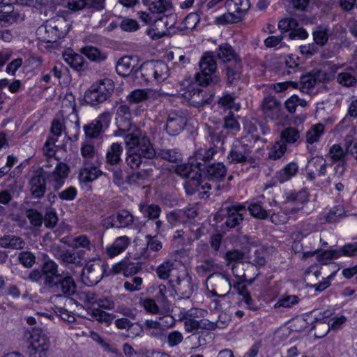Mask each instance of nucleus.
Wrapping results in <instances>:
<instances>
[{
	"mask_svg": "<svg viewBox=\"0 0 357 357\" xmlns=\"http://www.w3.org/2000/svg\"><path fill=\"white\" fill-rule=\"evenodd\" d=\"M216 57L227 66L242 62L238 54L228 43L220 45L216 54L212 52L204 53L199 62L200 70L195 75L196 82L199 86L216 85L220 82V77L217 71Z\"/></svg>",
	"mask_w": 357,
	"mask_h": 357,
	"instance_id": "obj_1",
	"label": "nucleus"
},
{
	"mask_svg": "<svg viewBox=\"0 0 357 357\" xmlns=\"http://www.w3.org/2000/svg\"><path fill=\"white\" fill-rule=\"evenodd\" d=\"M282 213L280 212L273 213L271 220L275 225H280L287 222L289 215H294L303 208V204L309 200V195L305 189L298 191L291 190L283 196Z\"/></svg>",
	"mask_w": 357,
	"mask_h": 357,
	"instance_id": "obj_2",
	"label": "nucleus"
},
{
	"mask_svg": "<svg viewBox=\"0 0 357 357\" xmlns=\"http://www.w3.org/2000/svg\"><path fill=\"white\" fill-rule=\"evenodd\" d=\"M69 24L61 17L47 20L36 30L38 38L47 43H56L64 38L69 31Z\"/></svg>",
	"mask_w": 357,
	"mask_h": 357,
	"instance_id": "obj_3",
	"label": "nucleus"
},
{
	"mask_svg": "<svg viewBox=\"0 0 357 357\" xmlns=\"http://www.w3.org/2000/svg\"><path fill=\"white\" fill-rule=\"evenodd\" d=\"M201 171L202 167H199V163L196 162L193 158H191L188 162L176 166V173L187 179L184 184L187 194L193 195L198 190L199 186L202 184Z\"/></svg>",
	"mask_w": 357,
	"mask_h": 357,
	"instance_id": "obj_4",
	"label": "nucleus"
},
{
	"mask_svg": "<svg viewBox=\"0 0 357 357\" xmlns=\"http://www.w3.org/2000/svg\"><path fill=\"white\" fill-rule=\"evenodd\" d=\"M43 285L52 292L59 295L69 296L73 295L76 289V284L71 276H63L58 273L44 274Z\"/></svg>",
	"mask_w": 357,
	"mask_h": 357,
	"instance_id": "obj_5",
	"label": "nucleus"
},
{
	"mask_svg": "<svg viewBox=\"0 0 357 357\" xmlns=\"http://www.w3.org/2000/svg\"><path fill=\"white\" fill-rule=\"evenodd\" d=\"M125 144L148 160L155 158L157 151L149 137L137 130L123 135Z\"/></svg>",
	"mask_w": 357,
	"mask_h": 357,
	"instance_id": "obj_6",
	"label": "nucleus"
},
{
	"mask_svg": "<svg viewBox=\"0 0 357 357\" xmlns=\"http://www.w3.org/2000/svg\"><path fill=\"white\" fill-rule=\"evenodd\" d=\"M114 89V84L105 78L93 83L85 92L84 100L89 105L96 106L106 101Z\"/></svg>",
	"mask_w": 357,
	"mask_h": 357,
	"instance_id": "obj_7",
	"label": "nucleus"
},
{
	"mask_svg": "<svg viewBox=\"0 0 357 357\" xmlns=\"http://www.w3.org/2000/svg\"><path fill=\"white\" fill-rule=\"evenodd\" d=\"M225 5L229 12L216 18L220 25L239 22L250 8L249 0H226Z\"/></svg>",
	"mask_w": 357,
	"mask_h": 357,
	"instance_id": "obj_8",
	"label": "nucleus"
},
{
	"mask_svg": "<svg viewBox=\"0 0 357 357\" xmlns=\"http://www.w3.org/2000/svg\"><path fill=\"white\" fill-rule=\"evenodd\" d=\"M247 138L248 137H243L234 142L227 155V159L230 163L252 164L255 162L253 157L250 155L254 145L252 143L248 142Z\"/></svg>",
	"mask_w": 357,
	"mask_h": 357,
	"instance_id": "obj_9",
	"label": "nucleus"
},
{
	"mask_svg": "<svg viewBox=\"0 0 357 357\" xmlns=\"http://www.w3.org/2000/svg\"><path fill=\"white\" fill-rule=\"evenodd\" d=\"M105 267L106 265L99 259L88 262L82 271V282L89 287L96 285L104 276L109 275Z\"/></svg>",
	"mask_w": 357,
	"mask_h": 357,
	"instance_id": "obj_10",
	"label": "nucleus"
},
{
	"mask_svg": "<svg viewBox=\"0 0 357 357\" xmlns=\"http://www.w3.org/2000/svg\"><path fill=\"white\" fill-rule=\"evenodd\" d=\"M201 173L202 176L214 183V186L210 183H205L202 185V188L211 190L213 187L218 188V185H217V182L225 178L227 173V168L222 162L210 163L202 167Z\"/></svg>",
	"mask_w": 357,
	"mask_h": 357,
	"instance_id": "obj_11",
	"label": "nucleus"
},
{
	"mask_svg": "<svg viewBox=\"0 0 357 357\" xmlns=\"http://www.w3.org/2000/svg\"><path fill=\"white\" fill-rule=\"evenodd\" d=\"M188 121L187 112L183 109H170L166 123V131L172 136L179 134Z\"/></svg>",
	"mask_w": 357,
	"mask_h": 357,
	"instance_id": "obj_12",
	"label": "nucleus"
},
{
	"mask_svg": "<svg viewBox=\"0 0 357 357\" xmlns=\"http://www.w3.org/2000/svg\"><path fill=\"white\" fill-rule=\"evenodd\" d=\"M206 282L213 287L211 293L214 296L224 297L231 288L229 275L226 273H213L207 277Z\"/></svg>",
	"mask_w": 357,
	"mask_h": 357,
	"instance_id": "obj_13",
	"label": "nucleus"
},
{
	"mask_svg": "<svg viewBox=\"0 0 357 357\" xmlns=\"http://www.w3.org/2000/svg\"><path fill=\"white\" fill-rule=\"evenodd\" d=\"M111 114L105 112L100 114L97 119L84 126L83 129L86 138L94 139L100 136L109 127Z\"/></svg>",
	"mask_w": 357,
	"mask_h": 357,
	"instance_id": "obj_14",
	"label": "nucleus"
},
{
	"mask_svg": "<svg viewBox=\"0 0 357 357\" xmlns=\"http://www.w3.org/2000/svg\"><path fill=\"white\" fill-rule=\"evenodd\" d=\"M132 114L130 107L127 105H120L116 112V124L118 127L117 130L114 131V135L116 137H123L127 133H130L131 129Z\"/></svg>",
	"mask_w": 357,
	"mask_h": 357,
	"instance_id": "obj_15",
	"label": "nucleus"
},
{
	"mask_svg": "<svg viewBox=\"0 0 357 357\" xmlns=\"http://www.w3.org/2000/svg\"><path fill=\"white\" fill-rule=\"evenodd\" d=\"M214 95L215 93L212 90L192 87L185 92L184 97L188 100L192 106L199 108L209 104Z\"/></svg>",
	"mask_w": 357,
	"mask_h": 357,
	"instance_id": "obj_16",
	"label": "nucleus"
},
{
	"mask_svg": "<svg viewBox=\"0 0 357 357\" xmlns=\"http://www.w3.org/2000/svg\"><path fill=\"white\" fill-rule=\"evenodd\" d=\"M225 218L224 224L228 228L232 229L240 225L246 213L245 207L243 205H232L226 207L219 212Z\"/></svg>",
	"mask_w": 357,
	"mask_h": 357,
	"instance_id": "obj_17",
	"label": "nucleus"
},
{
	"mask_svg": "<svg viewBox=\"0 0 357 357\" xmlns=\"http://www.w3.org/2000/svg\"><path fill=\"white\" fill-rule=\"evenodd\" d=\"M46 172L38 169L31 176L28 185L30 193L33 198H42L46 192Z\"/></svg>",
	"mask_w": 357,
	"mask_h": 357,
	"instance_id": "obj_18",
	"label": "nucleus"
},
{
	"mask_svg": "<svg viewBox=\"0 0 357 357\" xmlns=\"http://www.w3.org/2000/svg\"><path fill=\"white\" fill-rule=\"evenodd\" d=\"M65 134L70 141H77L79 133L80 124L75 105L72 107V112L63 118Z\"/></svg>",
	"mask_w": 357,
	"mask_h": 357,
	"instance_id": "obj_19",
	"label": "nucleus"
},
{
	"mask_svg": "<svg viewBox=\"0 0 357 357\" xmlns=\"http://www.w3.org/2000/svg\"><path fill=\"white\" fill-rule=\"evenodd\" d=\"M169 282L183 298H189L194 291L192 277L186 272Z\"/></svg>",
	"mask_w": 357,
	"mask_h": 357,
	"instance_id": "obj_20",
	"label": "nucleus"
},
{
	"mask_svg": "<svg viewBox=\"0 0 357 357\" xmlns=\"http://www.w3.org/2000/svg\"><path fill=\"white\" fill-rule=\"evenodd\" d=\"M84 254L85 251L83 250H76L75 249H66L57 252L55 254V257L63 265L66 266H68L70 265L82 266Z\"/></svg>",
	"mask_w": 357,
	"mask_h": 357,
	"instance_id": "obj_21",
	"label": "nucleus"
},
{
	"mask_svg": "<svg viewBox=\"0 0 357 357\" xmlns=\"http://www.w3.org/2000/svg\"><path fill=\"white\" fill-rule=\"evenodd\" d=\"M42 333L40 328H33L31 337L36 343L31 345V350L33 351L31 353L32 357H47L49 344L45 338L40 337Z\"/></svg>",
	"mask_w": 357,
	"mask_h": 357,
	"instance_id": "obj_22",
	"label": "nucleus"
},
{
	"mask_svg": "<svg viewBox=\"0 0 357 357\" xmlns=\"http://www.w3.org/2000/svg\"><path fill=\"white\" fill-rule=\"evenodd\" d=\"M264 114L272 120L278 119L281 116L280 102L273 96H266L264 98L261 105Z\"/></svg>",
	"mask_w": 357,
	"mask_h": 357,
	"instance_id": "obj_23",
	"label": "nucleus"
},
{
	"mask_svg": "<svg viewBox=\"0 0 357 357\" xmlns=\"http://www.w3.org/2000/svg\"><path fill=\"white\" fill-rule=\"evenodd\" d=\"M327 163L322 158H312L308 161L307 165V178L313 181L318 176H324L326 174Z\"/></svg>",
	"mask_w": 357,
	"mask_h": 357,
	"instance_id": "obj_24",
	"label": "nucleus"
},
{
	"mask_svg": "<svg viewBox=\"0 0 357 357\" xmlns=\"http://www.w3.org/2000/svg\"><path fill=\"white\" fill-rule=\"evenodd\" d=\"M100 162L90 163V165L83 164L82 167L79 172V179L80 182L91 183L102 174L100 169Z\"/></svg>",
	"mask_w": 357,
	"mask_h": 357,
	"instance_id": "obj_25",
	"label": "nucleus"
},
{
	"mask_svg": "<svg viewBox=\"0 0 357 357\" xmlns=\"http://www.w3.org/2000/svg\"><path fill=\"white\" fill-rule=\"evenodd\" d=\"M68 172L69 167L66 164L57 162L54 171L47 177L54 188L59 189L63 185L68 176Z\"/></svg>",
	"mask_w": 357,
	"mask_h": 357,
	"instance_id": "obj_26",
	"label": "nucleus"
},
{
	"mask_svg": "<svg viewBox=\"0 0 357 357\" xmlns=\"http://www.w3.org/2000/svg\"><path fill=\"white\" fill-rule=\"evenodd\" d=\"M336 80L342 86L347 88L354 86L357 83V69L347 67L337 73Z\"/></svg>",
	"mask_w": 357,
	"mask_h": 357,
	"instance_id": "obj_27",
	"label": "nucleus"
},
{
	"mask_svg": "<svg viewBox=\"0 0 357 357\" xmlns=\"http://www.w3.org/2000/svg\"><path fill=\"white\" fill-rule=\"evenodd\" d=\"M233 288L242 297L241 301L245 303L248 309L252 311L259 310V305L251 297L250 292L245 284L241 281H238L233 284Z\"/></svg>",
	"mask_w": 357,
	"mask_h": 357,
	"instance_id": "obj_28",
	"label": "nucleus"
},
{
	"mask_svg": "<svg viewBox=\"0 0 357 357\" xmlns=\"http://www.w3.org/2000/svg\"><path fill=\"white\" fill-rule=\"evenodd\" d=\"M132 76L135 79L140 77L146 82H154V61L143 63L139 68L135 70Z\"/></svg>",
	"mask_w": 357,
	"mask_h": 357,
	"instance_id": "obj_29",
	"label": "nucleus"
},
{
	"mask_svg": "<svg viewBox=\"0 0 357 357\" xmlns=\"http://www.w3.org/2000/svg\"><path fill=\"white\" fill-rule=\"evenodd\" d=\"M130 244V239L126 236L116 238L114 243L106 247V254L110 258L116 257L123 252Z\"/></svg>",
	"mask_w": 357,
	"mask_h": 357,
	"instance_id": "obj_30",
	"label": "nucleus"
},
{
	"mask_svg": "<svg viewBox=\"0 0 357 357\" xmlns=\"http://www.w3.org/2000/svg\"><path fill=\"white\" fill-rule=\"evenodd\" d=\"M25 245V241L18 236L5 234L0 238V247L4 249L22 250Z\"/></svg>",
	"mask_w": 357,
	"mask_h": 357,
	"instance_id": "obj_31",
	"label": "nucleus"
},
{
	"mask_svg": "<svg viewBox=\"0 0 357 357\" xmlns=\"http://www.w3.org/2000/svg\"><path fill=\"white\" fill-rule=\"evenodd\" d=\"M298 171V165L296 162H291L286 165L282 169L278 171L275 178L280 183H284L288 181L292 177L296 175Z\"/></svg>",
	"mask_w": 357,
	"mask_h": 357,
	"instance_id": "obj_32",
	"label": "nucleus"
},
{
	"mask_svg": "<svg viewBox=\"0 0 357 357\" xmlns=\"http://www.w3.org/2000/svg\"><path fill=\"white\" fill-rule=\"evenodd\" d=\"M80 153L83 158V164L89 165L92 162H100V155L93 144L83 142L81 145Z\"/></svg>",
	"mask_w": 357,
	"mask_h": 357,
	"instance_id": "obj_33",
	"label": "nucleus"
},
{
	"mask_svg": "<svg viewBox=\"0 0 357 357\" xmlns=\"http://www.w3.org/2000/svg\"><path fill=\"white\" fill-rule=\"evenodd\" d=\"M242 68V62L226 66L225 73L228 85L236 86L238 84L241 77Z\"/></svg>",
	"mask_w": 357,
	"mask_h": 357,
	"instance_id": "obj_34",
	"label": "nucleus"
},
{
	"mask_svg": "<svg viewBox=\"0 0 357 357\" xmlns=\"http://www.w3.org/2000/svg\"><path fill=\"white\" fill-rule=\"evenodd\" d=\"M143 3L149 7L152 13H165L172 11L173 8L171 0H143Z\"/></svg>",
	"mask_w": 357,
	"mask_h": 357,
	"instance_id": "obj_35",
	"label": "nucleus"
},
{
	"mask_svg": "<svg viewBox=\"0 0 357 357\" xmlns=\"http://www.w3.org/2000/svg\"><path fill=\"white\" fill-rule=\"evenodd\" d=\"M248 211L252 216L259 220L268 218L271 212L267 204L260 201L251 203L248 206Z\"/></svg>",
	"mask_w": 357,
	"mask_h": 357,
	"instance_id": "obj_36",
	"label": "nucleus"
},
{
	"mask_svg": "<svg viewBox=\"0 0 357 357\" xmlns=\"http://www.w3.org/2000/svg\"><path fill=\"white\" fill-rule=\"evenodd\" d=\"M139 210L143 215V217L148 220L158 219L162 211L159 205L155 204H149L144 202L139 204Z\"/></svg>",
	"mask_w": 357,
	"mask_h": 357,
	"instance_id": "obj_37",
	"label": "nucleus"
},
{
	"mask_svg": "<svg viewBox=\"0 0 357 357\" xmlns=\"http://www.w3.org/2000/svg\"><path fill=\"white\" fill-rule=\"evenodd\" d=\"M123 153V146L121 144L113 143L106 153V162L109 165H117L121 161V155Z\"/></svg>",
	"mask_w": 357,
	"mask_h": 357,
	"instance_id": "obj_38",
	"label": "nucleus"
},
{
	"mask_svg": "<svg viewBox=\"0 0 357 357\" xmlns=\"http://www.w3.org/2000/svg\"><path fill=\"white\" fill-rule=\"evenodd\" d=\"M132 59L130 56H125L120 58L116 64V71L121 77L130 75L134 73V65L132 63Z\"/></svg>",
	"mask_w": 357,
	"mask_h": 357,
	"instance_id": "obj_39",
	"label": "nucleus"
},
{
	"mask_svg": "<svg viewBox=\"0 0 357 357\" xmlns=\"http://www.w3.org/2000/svg\"><path fill=\"white\" fill-rule=\"evenodd\" d=\"M63 57L65 61L76 70L81 71L85 68V59L81 54L66 52L63 54Z\"/></svg>",
	"mask_w": 357,
	"mask_h": 357,
	"instance_id": "obj_40",
	"label": "nucleus"
},
{
	"mask_svg": "<svg viewBox=\"0 0 357 357\" xmlns=\"http://www.w3.org/2000/svg\"><path fill=\"white\" fill-rule=\"evenodd\" d=\"M81 52L84 54L89 60L100 63L106 60L107 54L93 46H86L81 49Z\"/></svg>",
	"mask_w": 357,
	"mask_h": 357,
	"instance_id": "obj_41",
	"label": "nucleus"
},
{
	"mask_svg": "<svg viewBox=\"0 0 357 357\" xmlns=\"http://www.w3.org/2000/svg\"><path fill=\"white\" fill-rule=\"evenodd\" d=\"M215 153H216V151L213 148H200L195 153L193 159L196 162L199 163V167H204L210 164L209 162Z\"/></svg>",
	"mask_w": 357,
	"mask_h": 357,
	"instance_id": "obj_42",
	"label": "nucleus"
},
{
	"mask_svg": "<svg viewBox=\"0 0 357 357\" xmlns=\"http://www.w3.org/2000/svg\"><path fill=\"white\" fill-rule=\"evenodd\" d=\"M176 270L175 262L172 260L167 259L157 267L155 273L160 280H166L169 278Z\"/></svg>",
	"mask_w": 357,
	"mask_h": 357,
	"instance_id": "obj_43",
	"label": "nucleus"
},
{
	"mask_svg": "<svg viewBox=\"0 0 357 357\" xmlns=\"http://www.w3.org/2000/svg\"><path fill=\"white\" fill-rule=\"evenodd\" d=\"M145 331L148 334L158 340H161L164 336L165 328L162 324L153 320H146L144 322Z\"/></svg>",
	"mask_w": 357,
	"mask_h": 357,
	"instance_id": "obj_44",
	"label": "nucleus"
},
{
	"mask_svg": "<svg viewBox=\"0 0 357 357\" xmlns=\"http://www.w3.org/2000/svg\"><path fill=\"white\" fill-rule=\"evenodd\" d=\"M116 228H125L132 225L134 222L133 215L127 210H119L114 213Z\"/></svg>",
	"mask_w": 357,
	"mask_h": 357,
	"instance_id": "obj_45",
	"label": "nucleus"
},
{
	"mask_svg": "<svg viewBox=\"0 0 357 357\" xmlns=\"http://www.w3.org/2000/svg\"><path fill=\"white\" fill-rule=\"evenodd\" d=\"M155 158H159L170 162L177 163L182 160V154L176 149H162L157 151Z\"/></svg>",
	"mask_w": 357,
	"mask_h": 357,
	"instance_id": "obj_46",
	"label": "nucleus"
},
{
	"mask_svg": "<svg viewBox=\"0 0 357 357\" xmlns=\"http://www.w3.org/2000/svg\"><path fill=\"white\" fill-rule=\"evenodd\" d=\"M268 158L276 160L284 155L287 151V144L284 142H282V141H278L274 144L268 146Z\"/></svg>",
	"mask_w": 357,
	"mask_h": 357,
	"instance_id": "obj_47",
	"label": "nucleus"
},
{
	"mask_svg": "<svg viewBox=\"0 0 357 357\" xmlns=\"http://www.w3.org/2000/svg\"><path fill=\"white\" fill-rule=\"evenodd\" d=\"M169 77V67L162 61H154V81L160 82Z\"/></svg>",
	"mask_w": 357,
	"mask_h": 357,
	"instance_id": "obj_48",
	"label": "nucleus"
},
{
	"mask_svg": "<svg viewBox=\"0 0 357 357\" xmlns=\"http://www.w3.org/2000/svg\"><path fill=\"white\" fill-rule=\"evenodd\" d=\"M146 160L148 159L142 157V155L138 154L134 149L129 147L126 162L131 169L139 168L140 165L146 162Z\"/></svg>",
	"mask_w": 357,
	"mask_h": 357,
	"instance_id": "obj_49",
	"label": "nucleus"
},
{
	"mask_svg": "<svg viewBox=\"0 0 357 357\" xmlns=\"http://www.w3.org/2000/svg\"><path fill=\"white\" fill-rule=\"evenodd\" d=\"M324 127L323 124L314 125L306 132V142L307 144H313L319 141L320 137L324 134Z\"/></svg>",
	"mask_w": 357,
	"mask_h": 357,
	"instance_id": "obj_50",
	"label": "nucleus"
},
{
	"mask_svg": "<svg viewBox=\"0 0 357 357\" xmlns=\"http://www.w3.org/2000/svg\"><path fill=\"white\" fill-rule=\"evenodd\" d=\"M151 91L148 89H135L127 96L130 103L137 104L148 100Z\"/></svg>",
	"mask_w": 357,
	"mask_h": 357,
	"instance_id": "obj_51",
	"label": "nucleus"
},
{
	"mask_svg": "<svg viewBox=\"0 0 357 357\" xmlns=\"http://www.w3.org/2000/svg\"><path fill=\"white\" fill-rule=\"evenodd\" d=\"M300 138V133L295 128L289 127L282 130L280 133L282 142L284 144H294Z\"/></svg>",
	"mask_w": 357,
	"mask_h": 357,
	"instance_id": "obj_52",
	"label": "nucleus"
},
{
	"mask_svg": "<svg viewBox=\"0 0 357 357\" xmlns=\"http://www.w3.org/2000/svg\"><path fill=\"white\" fill-rule=\"evenodd\" d=\"M90 315L91 319L101 323H105L107 326H109L115 317V315L109 314L98 308L93 309Z\"/></svg>",
	"mask_w": 357,
	"mask_h": 357,
	"instance_id": "obj_53",
	"label": "nucleus"
},
{
	"mask_svg": "<svg viewBox=\"0 0 357 357\" xmlns=\"http://www.w3.org/2000/svg\"><path fill=\"white\" fill-rule=\"evenodd\" d=\"M26 216L30 224L35 228L39 229L43 223V215L36 209L30 208L26 211Z\"/></svg>",
	"mask_w": 357,
	"mask_h": 357,
	"instance_id": "obj_54",
	"label": "nucleus"
},
{
	"mask_svg": "<svg viewBox=\"0 0 357 357\" xmlns=\"http://www.w3.org/2000/svg\"><path fill=\"white\" fill-rule=\"evenodd\" d=\"M36 256L31 251H22L17 255V261L24 267L30 268L36 263Z\"/></svg>",
	"mask_w": 357,
	"mask_h": 357,
	"instance_id": "obj_55",
	"label": "nucleus"
},
{
	"mask_svg": "<svg viewBox=\"0 0 357 357\" xmlns=\"http://www.w3.org/2000/svg\"><path fill=\"white\" fill-rule=\"evenodd\" d=\"M59 218L56 210L54 208H47L43 215L45 227L48 229H53L57 224Z\"/></svg>",
	"mask_w": 357,
	"mask_h": 357,
	"instance_id": "obj_56",
	"label": "nucleus"
},
{
	"mask_svg": "<svg viewBox=\"0 0 357 357\" xmlns=\"http://www.w3.org/2000/svg\"><path fill=\"white\" fill-rule=\"evenodd\" d=\"M314 42L318 46L325 45L329 37V30L326 28L319 27L317 30L312 33Z\"/></svg>",
	"mask_w": 357,
	"mask_h": 357,
	"instance_id": "obj_57",
	"label": "nucleus"
},
{
	"mask_svg": "<svg viewBox=\"0 0 357 357\" xmlns=\"http://www.w3.org/2000/svg\"><path fill=\"white\" fill-rule=\"evenodd\" d=\"M328 154L330 157L334 161H339L340 162H346L347 159V155L346 154V150L343 149L339 144H333L329 149Z\"/></svg>",
	"mask_w": 357,
	"mask_h": 357,
	"instance_id": "obj_58",
	"label": "nucleus"
},
{
	"mask_svg": "<svg viewBox=\"0 0 357 357\" xmlns=\"http://www.w3.org/2000/svg\"><path fill=\"white\" fill-rule=\"evenodd\" d=\"M245 129L246 130L247 133L243 137H248V142L252 143L254 145L255 143L259 140L258 125L253 124L252 123H247L245 125Z\"/></svg>",
	"mask_w": 357,
	"mask_h": 357,
	"instance_id": "obj_59",
	"label": "nucleus"
},
{
	"mask_svg": "<svg viewBox=\"0 0 357 357\" xmlns=\"http://www.w3.org/2000/svg\"><path fill=\"white\" fill-rule=\"evenodd\" d=\"M200 21L199 15L196 13H191L188 14L182 23V30H190L195 29L197 24Z\"/></svg>",
	"mask_w": 357,
	"mask_h": 357,
	"instance_id": "obj_60",
	"label": "nucleus"
},
{
	"mask_svg": "<svg viewBox=\"0 0 357 357\" xmlns=\"http://www.w3.org/2000/svg\"><path fill=\"white\" fill-rule=\"evenodd\" d=\"M190 231H191L190 225H185L184 229L177 230L174 236V239H179V243L182 245H190L192 243V238L190 237Z\"/></svg>",
	"mask_w": 357,
	"mask_h": 357,
	"instance_id": "obj_61",
	"label": "nucleus"
},
{
	"mask_svg": "<svg viewBox=\"0 0 357 357\" xmlns=\"http://www.w3.org/2000/svg\"><path fill=\"white\" fill-rule=\"evenodd\" d=\"M307 102L297 96H291L284 102V107L289 113H294L298 106L305 107Z\"/></svg>",
	"mask_w": 357,
	"mask_h": 357,
	"instance_id": "obj_62",
	"label": "nucleus"
},
{
	"mask_svg": "<svg viewBox=\"0 0 357 357\" xmlns=\"http://www.w3.org/2000/svg\"><path fill=\"white\" fill-rule=\"evenodd\" d=\"M183 211L176 209L167 214V222L172 226L176 227L180 224L185 225V220L183 215Z\"/></svg>",
	"mask_w": 357,
	"mask_h": 357,
	"instance_id": "obj_63",
	"label": "nucleus"
},
{
	"mask_svg": "<svg viewBox=\"0 0 357 357\" xmlns=\"http://www.w3.org/2000/svg\"><path fill=\"white\" fill-rule=\"evenodd\" d=\"M298 21L292 17H286L282 19L278 22V29L280 30L281 33L291 31L292 29L296 28Z\"/></svg>",
	"mask_w": 357,
	"mask_h": 357,
	"instance_id": "obj_64",
	"label": "nucleus"
}]
</instances>
